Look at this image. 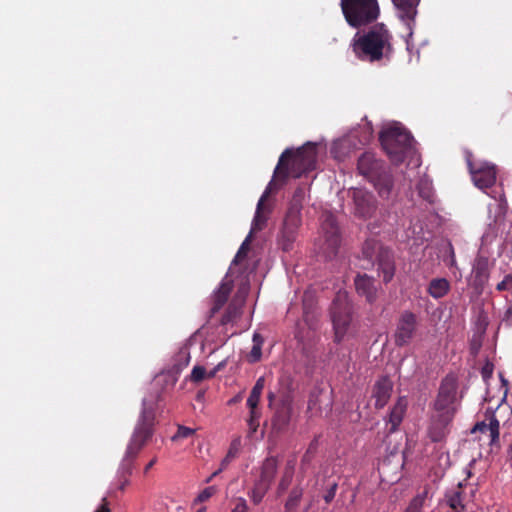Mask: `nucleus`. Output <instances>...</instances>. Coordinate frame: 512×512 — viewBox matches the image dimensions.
<instances>
[{"mask_svg":"<svg viewBox=\"0 0 512 512\" xmlns=\"http://www.w3.org/2000/svg\"><path fill=\"white\" fill-rule=\"evenodd\" d=\"M407 512H412V504L409 506V508L407 509Z\"/></svg>","mask_w":512,"mask_h":512,"instance_id":"59","label":"nucleus"},{"mask_svg":"<svg viewBox=\"0 0 512 512\" xmlns=\"http://www.w3.org/2000/svg\"><path fill=\"white\" fill-rule=\"evenodd\" d=\"M301 225V216L296 214H285L277 242L281 250L289 252L298 235V229Z\"/></svg>","mask_w":512,"mask_h":512,"instance_id":"10","label":"nucleus"},{"mask_svg":"<svg viewBox=\"0 0 512 512\" xmlns=\"http://www.w3.org/2000/svg\"><path fill=\"white\" fill-rule=\"evenodd\" d=\"M509 281H510V278H506V276H505L504 279L500 283L497 284L496 290L499 292L506 291V290L509 291V289H508Z\"/></svg>","mask_w":512,"mask_h":512,"instance_id":"46","label":"nucleus"},{"mask_svg":"<svg viewBox=\"0 0 512 512\" xmlns=\"http://www.w3.org/2000/svg\"><path fill=\"white\" fill-rule=\"evenodd\" d=\"M305 198V190L303 187H297L293 193L292 199L290 201L287 214H296L301 216L302 204Z\"/></svg>","mask_w":512,"mask_h":512,"instance_id":"29","label":"nucleus"},{"mask_svg":"<svg viewBox=\"0 0 512 512\" xmlns=\"http://www.w3.org/2000/svg\"><path fill=\"white\" fill-rule=\"evenodd\" d=\"M499 429L500 424L497 418L492 415L489 418V423L481 422L477 423L473 429V431H480L484 434H487L490 437V444L496 445L499 443Z\"/></svg>","mask_w":512,"mask_h":512,"instance_id":"21","label":"nucleus"},{"mask_svg":"<svg viewBox=\"0 0 512 512\" xmlns=\"http://www.w3.org/2000/svg\"><path fill=\"white\" fill-rule=\"evenodd\" d=\"M450 290V283L446 278L432 279L428 285L427 292L434 299L444 297Z\"/></svg>","mask_w":512,"mask_h":512,"instance_id":"25","label":"nucleus"},{"mask_svg":"<svg viewBox=\"0 0 512 512\" xmlns=\"http://www.w3.org/2000/svg\"><path fill=\"white\" fill-rule=\"evenodd\" d=\"M272 185H273V181H271L269 183L264 194L261 196V198L257 204L256 213H255V216L253 219L252 228H251L249 235H252L253 232L262 230L264 228V226L266 225L267 218L265 215L262 214L261 210H262L263 203H264L265 199L270 194Z\"/></svg>","mask_w":512,"mask_h":512,"instance_id":"23","label":"nucleus"},{"mask_svg":"<svg viewBox=\"0 0 512 512\" xmlns=\"http://www.w3.org/2000/svg\"><path fill=\"white\" fill-rule=\"evenodd\" d=\"M195 433V430L183 425H179L176 434L171 438L172 441H177L179 439H184L192 436Z\"/></svg>","mask_w":512,"mask_h":512,"instance_id":"39","label":"nucleus"},{"mask_svg":"<svg viewBox=\"0 0 512 512\" xmlns=\"http://www.w3.org/2000/svg\"><path fill=\"white\" fill-rule=\"evenodd\" d=\"M129 484V476L126 475H120V485L119 489L124 490L125 487Z\"/></svg>","mask_w":512,"mask_h":512,"instance_id":"48","label":"nucleus"},{"mask_svg":"<svg viewBox=\"0 0 512 512\" xmlns=\"http://www.w3.org/2000/svg\"><path fill=\"white\" fill-rule=\"evenodd\" d=\"M156 462H157L156 457H154L152 460H150L144 468V473H148V471L156 464Z\"/></svg>","mask_w":512,"mask_h":512,"instance_id":"50","label":"nucleus"},{"mask_svg":"<svg viewBox=\"0 0 512 512\" xmlns=\"http://www.w3.org/2000/svg\"><path fill=\"white\" fill-rule=\"evenodd\" d=\"M492 372H493V365H492V364L487 363V364L482 368V371H481V374H482L483 379H488V378H490V377H491V375H492Z\"/></svg>","mask_w":512,"mask_h":512,"instance_id":"45","label":"nucleus"},{"mask_svg":"<svg viewBox=\"0 0 512 512\" xmlns=\"http://www.w3.org/2000/svg\"><path fill=\"white\" fill-rule=\"evenodd\" d=\"M392 2L401 12V18L403 20H414L419 0H392Z\"/></svg>","mask_w":512,"mask_h":512,"instance_id":"26","label":"nucleus"},{"mask_svg":"<svg viewBox=\"0 0 512 512\" xmlns=\"http://www.w3.org/2000/svg\"><path fill=\"white\" fill-rule=\"evenodd\" d=\"M95 512H110V508L108 506L106 498L102 499L101 505L97 508Z\"/></svg>","mask_w":512,"mask_h":512,"instance_id":"47","label":"nucleus"},{"mask_svg":"<svg viewBox=\"0 0 512 512\" xmlns=\"http://www.w3.org/2000/svg\"><path fill=\"white\" fill-rule=\"evenodd\" d=\"M449 248H450V252H451V265H453L455 263L454 249L451 244H449Z\"/></svg>","mask_w":512,"mask_h":512,"instance_id":"55","label":"nucleus"},{"mask_svg":"<svg viewBox=\"0 0 512 512\" xmlns=\"http://www.w3.org/2000/svg\"><path fill=\"white\" fill-rule=\"evenodd\" d=\"M233 284L231 281H223L218 290L213 295V306L210 309V317L216 314L227 302L232 291Z\"/></svg>","mask_w":512,"mask_h":512,"instance_id":"18","label":"nucleus"},{"mask_svg":"<svg viewBox=\"0 0 512 512\" xmlns=\"http://www.w3.org/2000/svg\"><path fill=\"white\" fill-rule=\"evenodd\" d=\"M205 510H206V508L203 507V508L199 509L197 512H205Z\"/></svg>","mask_w":512,"mask_h":512,"instance_id":"58","label":"nucleus"},{"mask_svg":"<svg viewBox=\"0 0 512 512\" xmlns=\"http://www.w3.org/2000/svg\"><path fill=\"white\" fill-rule=\"evenodd\" d=\"M473 277L476 287H483L489 278V260L486 257H478L473 265Z\"/></svg>","mask_w":512,"mask_h":512,"instance_id":"19","label":"nucleus"},{"mask_svg":"<svg viewBox=\"0 0 512 512\" xmlns=\"http://www.w3.org/2000/svg\"><path fill=\"white\" fill-rule=\"evenodd\" d=\"M334 328V341L340 343L352 321V306L345 297L337 296L330 308Z\"/></svg>","mask_w":512,"mask_h":512,"instance_id":"8","label":"nucleus"},{"mask_svg":"<svg viewBox=\"0 0 512 512\" xmlns=\"http://www.w3.org/2000/svg\"><path fill=\"white\" fill-rule=\"evenodd\" d=\"M449 507L455 512H460L464 509L462 504L461 493L459 491L453 493L447 500Z\"/></svg>","mask_w":512,"mask_h":512,"instance_id":"36","label":"nucleus"},{"mask_svg":"<svg viewBox=\"0 0 512 512\" xmlns=\"http://www.w3.org/2000/svg\"><path fill=\"white\" fill-rule=\"evenodd\" d=\"M337 489H338V484L336 482L329 484L326 492L323 495V499L326 504H330L333 501V499L335 498Z\"/></svg>","mask_w":512,"mask_h":512,"instance_id":"41","label":"nucleus"},{"mask_svg":"<svg viewBox=\"0 0 512 512\" xmlns=\"http://www.w3.org/2000/svg\"><path fill=\"white\" fill-rule=\"evenodd\" d=\"M262 356V346L259 344L253 345L250 353L248 354V361L250 363L258 362Z\"/></svg>","mask_w":512,"mask_h":512,"instance_id":"42","label":"nucleus"},{"mask_svg":"<svg viewBox=\"0 0 512 512\" xmlns=\"http://www.w3.org/2000/svg\"><path fill=\"white\" fill-rule=\"evenodd\" d=\"M277 472V460L274 457L267 458L262 465L259 482L271 486Z\"/></svg>","mask_w":512,"mask_h":512,"instance_id":"24","label":"nucleus"},{"mask_svg":"<svg viewBox=\"0 0 512 512\" xmlns=\"http://www.w3.org/2000/svg\"><path fill=\"white\" fill-rule=\"evenodd\" d=\"M497 208L499 209V212L504 216L506 213L507 204L506 202H501L497 204Z\"/></svg>","mask_w":512,"mask_h":512,"instance_id":"52","label":"nucleus"},{"mask_svg":"<svg viewBox=\"0 0 512 512\" xmlns=\"http://www.w3.org/2000/svg\"><path fill=\"white\" fill-rule=\"evenodd\" d=\"M252 340H253V345L259 344V346H262L264 343V339L259 333H254Z\"/></svg>","mask_w":512,"mask_h":512,"instance_id":"49","label":"nucleus"},{"mask_svg":"<svg viewBox=\"0 0 512 512\" xmlns=\"http://www.w3.org/2000/svg\"><path fill=\"white\" fill-rule=\"evenodd\" d=\"M303 496V489L295 486L289 493L288 499L284 505L285 512H294L298 507Z\"/></svg>","mask_w":512,"mask_h":512,"instance_id":"30","label":"nucleus"},{"mask_svg":"<svg viewBox=\"0 0 512 512\" xmlns=\"http://www.w3.org/2000/svg\"><path fill=\"white\" fill-rule=\"evenodd\" d=\"M393 389V383L387 376L379 378L372 389V397L375 399V407L382 409L389 401Z\"/></svg>","mask_w":512,"mask_h":512,"instance_id":"16","label":"nucleus"},{"mask_svg":"<svg viewBox=\"0 0 512 512\" xmlns=\"http://www.w3.org/2000/svg\"><path fill=\"white\" fill-rule=\"evenodd\" d=\"M507 314L512 315V306L507 310Z\"/></svg>","mask_w":512,"mask_h":512,"instance_id":"57","label":"nucleus"},{"mask_svg":"<svg viewBox=\"0 0 512 512\" xmlns=\"http://www.w3.org/2000/svg\"><path fill=\"white\" fill-rule=\"evenodd\" d=\"M250 241H251V235H248L246 237V239L243 241V243L241 244L240 248L238 249V251L233 259L234 264H239L246 258L247 253L250 249Z\"/></svg>","mask_w":512,"mask_h":512,"instance_id":"35","label":"nucleus"},{"mask_svg":"<svg viewBox=\"0 0 512 512\" xmlns=\"http://www.w3.org/2000/svg\"><path fill=\"white\" fill-rule=\"evenodd\" d=\"M302 303L303 320L310 328H314L316 322V301L314 295L310 292H305Z\"/></svg>","mask_w":512,"mask_h":512,"instance_id":"22","label":"nucleus"},{"mask_svg":"<svg viewBox=\"0 0 512 512\" xmlns=\"http://www.w3.org/2000/svg\"><path fill=\"white\" fill-rule=\"evenodd\" d=\"M269 486L257 481L250 493L251 500L254 504H259L267 491L269 490Z\"/></svg>","mask_w":512,"mask_h":512,"instance_id":"34","label":"nucleus"},{"mask_svg":"<svg viewBox=\"0 0 512 512\" xmlns=\"http://www.w3.org/2000/svg\"><path fill=\"white\" fill-rule=\"evenodd\" d=\"M275 399V394L273 392L268 393V401H269V407H272L273 401Z\"/></svg>","mask_w":512,"mask_h":512,"instance_id":"54","label":"nucleus"},{"mask_svg":"<svg viewBox=\"0 0 512 512\" xmlns=\"http://www.w3.org/2000/svg\"><path fill=\"white\" fill-rule=\"evenodd\" d=\"M240 315V308L235 303H230L222 315L220 323L221 325H227L232 322Z\"/></svg>","mask_w":512,"mask_h":512,"instance_id":"33","label":"nucleus"},{"mask_svg":"<svg viewBox=\"0 0 512 512\" xmlns=\"http://www.w3.org/2000/svg\"><path fill=\"white\" fill-rule=\"evenodd\" d=\"M217 373H218V371H216V369H215V368H213L211 371H209V372L207 373V378H213V377H215V376H216V374H217Z\"/></svg>","mask_w":512,"mask_h":512,"instance_id":"56","label":"nucleus"},{"mask_svg":"<svg viewBox=\"0 0 512 512\" xmlns=\"http://www.w3.org/2000/svg\"><path fill=\"white\" fill-rule=\"evenodd\" d=\"M240 449L241 439L238 437L231 442L226 456L221 461L222 468L228 467V465L238 456Z\"/></svg>","mask_w":512,"mask_h":512,"instance_id":"32","label":"nucleus"},{"mask_svg":"<svg viewBox=\"0 0 512 512\" xmlns=\"http://www.w3.org/2000/svg\"><path fill=\"white\" fill-rule=\"evenodd\" d=\"M294 476V464L292 462H288L284 471L283 475L280 479L277 492L279 495L283 494L288 487L290 486Z\"/></svg>","mask_w":512,"mask_h":512,"instance_id":"31","label":"nucleus"},{"mask_svg":"<svg viewBox=\"0 0 512 512\" xmlns=\"http://www.w3.org/2000/svg\"><path fill=\"white\" fill-rule=\"evenodd\" d=\"M264 387L265 377L261 376L257 379L247 399V406L249 409H257Z\"/></svg>","mask_w":512,"mask_h":512,"instance_id":"28","label":"nucleus"},{"mask_svg":"<svg viewBox=\"0 0 512 512\" xmlns=\"http://www.w3.org/2000/svg\"><path fill=\"white\" fill-rule=\"evenodd\" d=\"M217 492V488L215 486H209L205 488L196 498L198 502H205L210 499Z\"/></svg>","mask_w":512,"mask_h":512,"instance_id":"43","label":"nucleus"},{"mask_svg":"<svg viewBox=\"0 0 512 512\" xmlns=\"http://www.w3.org/2000/svg\"><path fill=\"white\" fill-rule=\"evenodd\" d=\"M259 417L260 413L257 411V409H250L248 426L252 433L256 432L257 428L259 427Z\"/></svg>","mask_w":512,"mask_h":512,"instance_id":"40","label":"nucleus"},{"mask_svg":"<svg viewBox=\"0 0 512 512\" xmlns=\"http://www.w3.org/2000/svg\"><path fill=\"white\" fill-rule=\"evenodd\" d=\"M292 414V400L289 396L282 398L275 409L272 418V427L277 431H283L289 425Z\"/></svg>","mask_w":512,"mask_h":512,"instance_id":"14","label":"nucleus"},{"mask_svg":"<svg viewBox=\"0 0 512 512\" xmlns=\"http://www.w3.org/2000/svg\"><path fill=\"white\" fill-rule=\"evenodd\" d=\"M407 404L408 402L406 397H399L392 407L388 417V423L391 424L390 432H395L401 424L407 409Z\"/></svg>","mask_w":512,"mask_h":512,"instance_id":"20","label":"nucleus"},{"mask_svg":"<svg viewBox=\"0 0 512 512\" xmlns=\"http://www.w3.org/2000/svg\"><path fill=\"white\" fill-rule=\"evenodd\" d=\"M387 249L383 247L377 240L368 239L365 241L362 247V255L367 260L368 265H374V262L377 260V254L379 250Z\"/></svg>","mask_w":512,"mask_h":512,"instance_id":"27","label":"nucleus"},{"mask_svg":"<svg viewBox=\"0 0 512 512\" xmlns=\"http://www.w3.org/2000/svg\"><path fill=\"white\" fill-rule=\"evenodd\" d=\"M207 377L206 369L203 366H194L191 371L190 379L192 382L199 383Z\"/></svg>","mask_w":512,"mask_h":512,"instance_id":"37","label":"nucleus"},{"mask_svg":"<svg viewBox=\"0 0 512 512\" xmlns=\"http://www.w3.org/2000/svg\"><path fill=\"white\" fill-rule=\"evenodd\" d=\"M359 173L371 182L379 195L387 198L393 188V177L384 162L371 152L363 153L357 162Z\"/></svg>","mask_w":512,"mask_h":512,"instance_id":"5","label":"nucleus"},{"mask_svg":"<svg viewBox=\"0 0 512 512\" xmlns=\"http://www.w3.org/2000/svg\"><path fill=\"white\" fill-rule=\"evenodd\" d=\"M417 316L411 311H404L400 315L394 333V342L398 347L407 346L413 340L417 331Z\"/></svg>","mask_w":512,"mask_h":512,"instance_id":"9","label":"nucleus"},{"mask_svg":"<svg viewBox=\"0 0 512 512\" xmlns=\"http://www.w3.org/2000/svg\"><path fill=\"white\" fill-rule=\"evenodd\" d=\"M418 191L419 195L429 203L434 201L433 191L427 183H421L418 187Z\"/></svg>","mask_w":512,"mask_h":512,"instance_id":"38","label":"nucleus"},{"mask_svg":"<svg viewBox=\"0 0 512 512\" xmlns=\"http://www.w3.org/2000/svg\"><path fill=\"white\" fill-rule=\"evenodd\" d=\"M377 265L378 275L382 276L385 284L389 283L395 274V261L393 252L390 249L379 250L377 260L374 262Z\"/></svg>","mask_w":512,"mask_h":512,"instance_id":"13","label":"nucleus"},{"mask_svg":"<svg viewBox=\"0 0 512 512\" xmlns=\"http://www.w3.org/2000/svg\"><path fill=\"white\" fill-rule=\"evenodd\" d=\"M380 143L389 159L395 163H402L412 149L413 137L401 126H391L381 131Z\"/></svg>","mask_w":512,"mask_h":512,"instance_id":"6","label":"nucleus"},{"mask_svg":"<svg viewBox=\"0 0 512 512\" xmlns=\"http://www.w3.org/2000/svg\"><path fill=\"white\" fill-rule=\"evenodd\" d=\"M469 170L475 186L480 189L490 188L496 182V169L494 165L487 163L476 165L469 162Z\"/></svg>","mask_w":512,"mask_h":512,"instance_id":"12","label":"nucleus"},{"mask_svg":"<svg viewBox=\"0 0 512 512\" xmlns=\"http://www.w3.org/2000/svg\"><path fill=\"white\" fill-rule=\"evenodd\" d=\"M392 36L384 24H377L368 31L357 32L350 44L355 57L363 62H378L391 53Z\"/></svg>","mask_w":512,"mask_h":512,"instance_id":"2","label":"nucleus"},{"mask_svg":"<svg viewBox=\"0 0 512 512\" xmlns=\"http://www.w3.org/2000/svg\"><path fill=\"white\" fill-rule=\"evenodd\" d=\"M352 198L355 205V214L367 219L374 215L377 209V201L374 195L364 189H354Z\"/></svg>","mask_w":512,"mask_h":512,"instance_id":"11","label":"nucleus"},{"mask_svg":"<svg viewBox=\"0 0 512 512\" xmlns=\"http://www.w3.org/2000/svg\"><path fill=\"white\" fill-rule=\"evenodd\" d=\"M225 468H222V466L220 465V468L218 470H216L215 472L212 473L211 476H209L206 480V483H209L212 481V479L214 477H216L218 474H220Z\"/></svg>","mask_w":512,"mask_h":512,"instance_id":"51","label":"nucleus"},{"mask_svg":"<svg viewBox=\"0 0 512 512\" xmlns=\"http://www.w3.org/2000/svg\"><path fill=\"white\" fill-rule=\"evenodd\" d=\"M248 506L244 498H238L235 501V506L231 512H247Z\"/></svg>","mask_w":512,"mask_h":512,"instance_id":"44","label":"nucleus"},{"mask_svg":"<svg viewBox=\"0 0 512 512\" xmlns=\"http://www.w3.org/2000/svg\"><path fill=\"white\" fill-rule=\"evenodd\" d=\"M324 225H329L330 229L325 233V247L323 248V253L327 258H331L337 254L340 246L339 230L332 217H329Z\"/></svg>","mask_w":512,"mask_h":512,"instance_id":"17","label":"nucleus"},{"mask_svg":"<svg viewBox=\"0 0 512 512\" xmlns=\"http://www.w3.org/2000/svg\"><path fill=\"white\" fill-rule=\"evenodd\" d=\"M317 146L307 142L297 150L286 149L280 156L274 170V177L285 182L289 177L300 178L303 174L315 169Z\"/></svg>","mask_w":512,"mask_h":512,"instance_id":"4","label":"nucleus"},{"mask_svg":"<svg viewBox=\"0 0 512 512\" xmlns=\"http://www.w3.org/2000/svg\"><path fill=\"white\" fill-rule=\"evenodd\" d=\"M354 285L357 293L365 297L369 304H373L377 300L378 288L373 277L367 274H357L354 279Z\"/></svg>","mask_w":512,"mask_h":512,"instance_id":"15","label":"nucleus"},{"mask_svg":"<svg viewBox=\"0 0 512 512\" xmlns=\"http://www.w3.org/2000/svg\"><path fill=\"white\" fill-rule=\"evenodd\" d=\"M226 364H227V359H224L221 362H219L214 368L216 369V371L220 372L221 370H223L225 368Z\"/></svg>","mask_w":512,"mask_h":512,"instance_id":"53","label":"nucleus"},{"mask_svg":"<svg viewBox=\"0 0 512 512\" xmlns=\"http://www.w3.org/2000/svg\"><path fill=\"white\" fill-rule=\"evenodd\" d=\"M458 381L453 375H447L440 384L433 402L428 434L433 442L443 441L449 434V426L457 412Z\"/></svg>","mask_w":512,"mask_h":512,"instance_id":"1","label":"nucleus"},{"mask_svg":"<svg viewBox=\"0 0 512 512\" xmlns=\"http://www.w3.org/2000/svg\"><path fill=\"white\" fill-rule=\"evenodd\" d=\"M155 411L147 400H143V408L134 428L125 455L119 467V474L130 476L134 467V461L154 433Z\"/></svg>","mask_w":512,"mask_h":512,"instance_id":"3","label":"nucleus"},{"mask_svg":"<svg viewBox=\"0 0 512 512\" xmlns=\"http://www.w3.org/2000/svg\"><path fill=\"white\" fill-rule=\"evenodd\" d=\"M340 6L346 22L353 28L376 21L380 14L377 0H341Z\"/></svg>","mask_w":512,"mask_h":512,"instance_id":"7","label":"nucleus"}]
</instances>
